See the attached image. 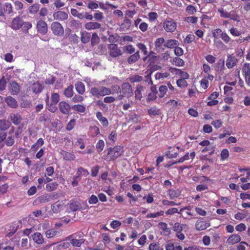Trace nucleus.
Returning <instances> with one entry per match:
<instances>
[{
  "instance_id": "1",
  "label": "nucleus",
  "mask_w": 250,
  "mask_h": 250,
  "mask_svg": "<svg viewBox=\"0 0 250 250\" xmlns=\"http://www.w3.org/2000/svg\"><path fill=\"white\" fill-rule=\"evenodd\" d=\"M123 152V147L120 146L109 147L107 154L104 156V159L108 161H114L120 156Z\"/></svg>"
},
{
  "instance_id": "2",
  "label": "nucleus",
  "mask_w": 250,
  "mask_h": 250,
  "mask_svg": "<svg viewBox=\"0 0 250 250\" xmlns=\"http://www.w3.org/2000/svg\"><path fill=\"white\" fill-rule=\"evenodd\" d=\"M89 92L93 96L97 98L104 97L111 94V89L104 86L91 87Z\"/></svg>"
},
{
  "instance_id": "3",
  "label": "nucleus",
  "mask_w": 250,
  "mask_h": 250,
  "mask_svg": "<svg viewBox=\"0 0 250 250\" xmlns=\"http://www.w3.org/2000/svg\"><path fill=\"white\" fill-rule=\"evenodd\" d=\"M163 26L166 32L172 33L176 29L177 23L174 20L168 18L163 22Z\"/></svg>"
},
{
  "instance_id": "4",
  "label": "nucleus",
  "mask_w": 250,
  "mask_h": 250,
  "mask_svg": "<svg viewBox=\"0 0 250 250\" xmlns=\"http://www.w3.org/2000/svg\"><path fill=\"white\" fill-rule=\"evenodd\" d=\"M122 91L123 95L119 96V99L121 100L124 97L130 98L133 95V90L131 85L128 83H124L122 84Z\"/></svg>"
},
{
  "instance_id": "5",
  "label": "nucleus",
  "mask_w": 250,
  "mask_h": 250,
  "mask_svg": "<svg viewBox=\"0 0 250 250\" xmlns=\"http://www.w3.org/2000/svg\"><path fill=\"white\" fill-rule=\"evenodd\" d=\"M108 53L113 58H117L121 56L123 52L116 44H109L108 45Z\"/></svg>"
},
{
  "instance_id": "6",
  "label": "nucleus",
  "mask_w": 250,
  "mask_h": 250,
  "mask_svg": "<svg viewBox=\"0 0 250 250\" xmlns=\"http://www.w3.org/2000/svg\"><path fill=\"white\" fill-rule=\"evenodd\" d=\"M77 236H78L79 238L82 237V235H78L77 234V233H74L68 236L67 237V239L70 240V243L72 245L73 247H80L82 244L84 242L85 240L83 238L80 239H76L73 238L74 237H76Z\"/></svg>"
},
{
  "instance_id": "7",
  "label": "nucleus",
  "mask_w": 250,
  "mask_h": 250,
  "mask_svg": "<svg viewBox=\"0 0 250 250\" xmlns=\"http://www.w3.org/2000/svg\"><path fill=\"white\" fill-rule=\"evenodd\" d=\"M32 27V25L30 22L23 21L20 18L17 17V29L21 28L24 33H27L28 32V30Z\"/></svg>"
},
{
  "instance_id": "8",
  "label": "nucleus",
  "mask_w": 250,
  "mask_h": 250,
  "mask_svg": "<svg viewBox=\"0 0 250 250\" xmlns=\"http://www.w3.org/2000/svg\"><path fill=\"white\" fill-rule=\"evenodd\" d=\"M51 29L55 35L58 36L63 34V28L62 24L57 21H54L51 24Z\"/></svg>"
},
{
  "instance_id": "9",
  "label": "nucleus",
  "mask_w": 250,
  "mask_h": 250,
  "mask_svg": "<svg viewBox=\"0 0 250 250\" xmlns=\"http://www.w3.org/2000/svg\"><path fill=\"white\" fill-rule=\"evenodd\" d=\"M38 32L42 35H46L48 31V26L46 22L43 20L38 21L36 25Z\"/></svg>"
},
{
  "instance_id": "10",
  "label": "nucleus",
  "mask_w": 250,
  "mask_h": 250,
  "mask_svg": "<svg viewBox=\"0 0 250 250\" xmlns=\"http://www.w3.org/2000/svg\"><path fill=\"white\" fill-rule=\"evenodd\" d=\"M241 240V237L239 234L234 233L229 235L226 240V244L228 246L234 245Z\"/></svg>"
},
{
  "instance_id": "11",
  "label": "nucleus",
  "mask_w": 250,
  "mask_h": 250,
  "mask_svg": "<svg viewBox=\"0 0 250 250\" xmlns=\"http://www.w3.org/2000/svg\"><path fill=\"white\" fill-rule=\"evenodd\" d=\"M155 50L158 53L164 51L165 48V39L163 37L157 38L154 42Z\"/></svg>"
},
{
  "instance_id": "12",
  "label": "nucleus",
  "mask_w": 250,
  "mask_h": 250,
  "mask_svg": "<svg viewBox=\"0 0 250 250\" xmlns=\"http://www.w3.org/2000/svg\"><path fill=\"white\" fill-rule=\"evenodd\" d=\"M84 28L87 30L100 29V31H104V29L102 27V24L96 21H90L84 24Z\"/></svg>"
},
{
  "instance_id": "13",
  "label": "nucleus",
  "mask_w": 250,
  "mask_h": 250,
  "mask_svg": "<svg viewBox=\"0 0 250 250\" xmlns=\"http://www.w3.org/2000/svg\"><path fill=\"white\" fill-rule=\"evenodd\" d=\"M210 226L209 221L198 220L195 223V228L197 230H203Z\"/></svg>"
},
{
  "instance_id": "14",
  "label": "nucleus",
  "mask_w": 250,
  "mask_h": 250,
  "mask_svg": "<svg viewBox=\"0 0 250 250\" xmlns=\"http://www.w3.org/2000/svg\"><path fill=\"white\" fill-rule=\"evenodd\" d=\"M238 62V60L235 56L232 54L229 55L226 60V66L229 69L232 68L236 65Z\"/></svg>"
},
{
  "instance_id": "15",
  "label": "nucleus",
  "mask_w": 250,
  "mask_h": 250,
  "mask_svg": "<svg viewBox=\"0 0 250 250\" xmlns=\"http://www.w3.org/2000/svg\"><path fill=\"white\" fill-rule=\"evenodd\" d=\"M59 108L60 112L64 115L69 113L70 109V105L65 101H61L59 104Z\"/></svg>"
},
{
  "instance_id": "16",
  "label": "nucleus",
  "mask_w": 250,
  "mask_h": 250,
  "mask_svg": "<svg viewBox=\"0 0 250 250\" xmlns=\"http://www.w3.org/2000/svg\"><path fill=\"white\" fill-rule=\"evenodd\" d=\"M34 242L38 245H42L44 243V239L42 234L39 232H35L32 236Z\"/></svg>"
},
{
  "instance_id": "17",
  "label": "nucleus",
  "mask_w": 250,
  "mask_h": 250,
  "mask_svg": "<svg viewBox=\"0 0 250 250\" xmlns=\"http://www.w3.org/2000/svg\"><path fill=\"white\" fill-rule=\"evenodd\" d=\"M12 7L10 3H6L4 4H2L0 3V16H2L4 13H10L12 11Z\"/></svg>"
},
{
  "instance_id": "18",
  "label": "nucleus",
  "mask_w": 250,
  "mask_h": 250,
  "mask_svg": "<svg viewBox=\"0 0 250 250\" xmlns=\"http://www.w3.org/2000/svg\"><path fill=\"white\" fill-rule=\"evenodd\" d=\"M43 88V86L38 81L31 84L29 90H31L34 93L38 94L42 91Z\"/></svg>"
},
{
  "instance_id": "19",
  "label": "nucleus",
  "mask_w": 250,
  "mask_h": 250,
  "mask_svg": "<svg viewBox=\"0 0 250 250\" xmlns=\"http://www.w3.org/2000/svg\"><path fill=\"white\" fill-rule=\"evenodd\" d=\"M55 196V195L46 194L44 195H42L39 197H38L36 201L40 204L44 203L47 202H49L51 200H52Z\"/></svg>"
},
{
  "instance_id": "20",
  "label": "nucleus",
  "mask_w": 250,
  "mask_h": 250,
  "mask_svg": "<svg viewBox=\"0 0 250 250\" xmlns=\"http://www.w3.org/2000/svg\"><path fill=\"white\" fill-rule=\"evenodd\" d=\"M53 16L55 20L59 21L65 20L68 18L67 14L65 12L61 11L55 12Z\"/></svg>"
},
{
  "instance_id": "21",
  "label": "nucleus",
  "mask_w": 250,
  "mask_h": 250,
  "mask_svg": "<svg viewBox=\"0 0 250 250\" xmlns=\"http://www.w3.org/2000/svg\"><path fill=\"white\" fill-rule=\"evenodd\" d=\"M75 88L77 92L80 95H83L85 92V87L84 83L78 81L75 83Z\"/></svg>"
},
{
  "instance_id": "22",
  "label": "nucleus",
  "mask_w": 250,
  "mask_h": 250,
  "mask_svg": "<svg viewBox=\"0 0 250 250\" xmlns=\"http://www.w3.org/2000/svg\"><path fill=\"white\" fill-rule=\"evenodd\" d=\"M169 71L171 73L175 72L176 74L180 75L185 80L188 79L189 78V75L187 72L183 71L180 69L171 67L169 68Z\"/></svg>"
},
{
  "instance_id": "23",
  "label": "nucleus",
  "mask_w": 250,
  "mask_h": 250,
  "mask_svg": "<svg viewBox=\"0 0 250 250\" xmlns=\"http://www.w3.org/2000/svg\"><path fill=\"white\" fill-rule=\"evenodd\" d=\"M91 33L86 31L81 32V40L83 43H87L89 42L91 38Z\"/></svg>"
},
{
  "instance_id": "24",
  "label": "nucleus",
  "mask_w": 250,
  "mask_h": 250,
  "mask_svg": "<svg viewBox=\"0 0 250 250\" xmlns=\"http://www.w3.org/2000/svg\"><path fill=\"white\" fill-rule=\"evenodd\" d=\"M179 44L178 41L174 39L167 40L165 42V47L167 48H174Z\"/></svg>"
},
{
  "instance_id": "25",
  "label": "nucleus",
  "mask_w": 250,
  "mask_h": 250,
  "mask_svg": "<svg viewBox=\"0 0 250 250\" xmlns=\"http://www.w3.org/2000/svg\"><path fill=\"white\" fill-rule=\"evenodd\" d=\"M90 41L91 42V45L93 47L97 45L100 42V38L96 32H94L91 36Z\"/></svg>"
},
{
  "instance_id": "26",
  "label": "nucleus",
  "mask_w": 250,
  "mask_h": 250,
  "mask_svg": "<svg viewBox=\"0 0 250 250\" xmlns=\"http://www.w3.org/2000/svg\"><path fill=\"white\" fill-rule=\"evenodd\" d=\"M144 90V87L141 85H137L136 87V90L134 92L135 97L136 99L140 100L142 98V92Z\"/></svg>"
},
{
  "instance_id": "27",
  "label": "nucleus",
  "mask_w": 250,
  "mask_h": 250,
  "mask_svg": "<svg viewBox=\"0 0 250 250\" xmlns=\"http://www.w3.org/2000/svg\"><path fill=\"white\" fill-rule=\"evenodd\" d=\"M140 58L139 51L135 52L133 54L130 55L127 59V62L129 64H132L135 62Z\"/></svg>"
},
{
  "instance_id": "28",
  "label": "nucleus",
  "mask_w": 250,
  "mask_h": 250,
  "mask_svg": "<svg viewBox=\"0 0 250 250\" xmlns=\"http://www.w3.org/2000/svg\"><path fill=\"white\" fill-rule=\"evenodd\" d=\"M61 154L63 157V159L66 161H72L75 159L74 154L72 153L62 150Z\"/></svg>"
},
{
  "instance_id": "29",
  "label": "nucleus",
  "mask_w": 250,
  "mask_h": 250,
  "mask_svg": "<svg viewBox=\"0 0 250 250\" xmlns=\"http://www.w3.org/2000/svg\"><path fill=\"white\" fill-rule=\"evenodd\" d=\"M73 86L72 84H70L66 88H65L63 92L64 95L67 98H70L73 97Z\"/></svg>"
},
{
  "instance_id": "30",
  "label": "nucleus",
  "mask_w": 250,
  "mask_h": 250,
  "mask_svg": "<svg viewBox=\"0 0 250 250\" xmlns=\"http://www.w3.org/2000/svg\"><path fill=\"white\" fill-rule=\"evenodd\" d=\"M72 108L76 112L78 113H84L86 110L85 106L83 104H74L72 105Z\"/></svg>"
},
{
  "instance_id": "31",
  "label": "nucleus",
  "mask_w": 250,
  "mask_h": 250,
  "mask_svg": "<svg viewBox=\"0 0 250 250\" xmlns=\"http://www.w3.org/2000/svg\"><path fill=\"white\" fill-rule=\"evenodd\" d=\"M89 133L91 137H94L100 134V131L97 126L94 125L89 127Z\"/></svg>"
},
{
  "instance_id": "32",
  "label": "nucleus",
  "mask_w": 250,
  "mask_h": 250,
  "mask_svg": "<svg viewBox=\"0 0 250 250\" xmlns=\"http://www.w3.org/2000/svg\"><path fill=\"white\" fill-rule=\"evenodd\" d=\"M89 175L88 171L83 167H79L78 168L77 175L78 177L81 178V176L86 177Z\"/></svg>"
},
{
  "instance_id": "33",
  "label": "nucleus",
  "mask_w": 250,
  "mask_h": 250,
  "mask_svg": "<svg viewBox=\"0 0 250 250\" xmlns=\"http://www.w3.org/2000/svg\"><path fill=\"white\" fill-rule=\"evenodd\" d=\"M58 232L54 229H48L44 232V235L47 238H51L56 236Z\"/></svg>"
},
{
  "instance_id": "34",
  "label": "nucleus",
  "mask_w": 250,
  "mask_h": 250,
  "mask_svg": "<svg viewBox=\"0 0 250 250\" xmlns=\"http://www.w3.org/2000/svg\"><path fill=\"white\" fill-rule=\"evenodd\" d=\"M58 185L56 182L49 183L46 185L45 188L47 191H54L58 188Z\"/></svg>"
},
{
  "instance_id": "35",
  "label": "nucleus",
  "mask_w": 250,
  "mask_h": 250,
  "mask_svg": "<svg viewBox=\"0 0 250 250\" xmlns=\"http://www.w3.org/2000/svg\"><path fill=\"white\" fill-rule=\"evenodd\" d=\"M171 62L173 64H174L177 66H183L185 65L184 61L178 57L174 58L173 60L171 61Z\"/></svg>"
},
{
  "instance_id": "36",
  "label": "nucleus",
  "mask_w": 250,
  "mask_h": 250,
  "mask_svg": "<svg viewBox=\"0 0 250 250\" xmlns=\"http://www.w3.org/2000/svg\"><path fill=\"white\" fill-rule=\"evenodd\" d=\"M40 9V5L38 3L34 4L30 6L28 8V11L31 14H37Z\"/></svg>"
},
{
  "instance_id": "37",
  "label": "nucleus",
  "mask_w": 250,
  "mask_h": 250,
  "mask_svg": "<svg viewBox=\"0 0 250 250\" xmlns=\"http://www.w3.org/2000/svg\"><path fill=\"white\" fill-rule=\"evenodd\" d=\"M43 144V140L42 138H40L37 140L36 143L32 146L31 149L33 151H36Z\"/></svg>"
},
{
  "instance_id": "38",
  "label": "nucleus",
  "mask_w": 250,
  "mask_h": 250,
  "mask_svg": "<svg viewBox=\"0 0 250 250\" xmlns=\"http://www.w3.org/2000/svg\"><path fill=\"white\" fill-rule=\"evenodd\" d=\"M62 207V202L58 201L51 206V209L54 213H57L60 210Z\"/></svg>"
},
{
  "instance_id": "39",
  "label": "nucleus",
  "mask_w": 250,
  "mask_h": 250,
  "mask_svg": "<svg viewBox=\"0 0 250 250\" xmlns=\"http://www.w3.org/2000/svg\"><path fill=\"white\" fill-rule=\"evenodd\" d=\"M242 73L245 76L250 75V64L245 63L242 67Z\"/></svg>"
},
{
  "instance_id": "40",
  "label": "nucleus",
  "mask_w": 250,
  "mask_h": 250,
  "mask_svg": "<svg viewBox=\"0 0 250 250\" xmlns=\"http://www.w3.org/2000/svg\"><path fill=\"white\" fill-rule=\"evenodd\" d=\"M159 91L160 92L159 97L160 98H162L165 96L167 91V87L166 85H162L159 87Z\"/></svg>"
},
{
  "instance_id": "41",
  "label": "nucleus",
  "mask_w": 250,
  "mask_h": 250,
  "mask_svg": "<svg viewBox=\"0 0 250 250\" xmlns=\"http://www.w3.org/2000/svg\"><path fill=\"white\" fill-rule=\"evenodd\" d=\"M217 11L222 18H229L230 17V13L228 12L222 7L218 8Z\"/></svg>"
},
{
  "instance_id": "42",
  "label": "nucleus",
  "mask_w": 250,
  "mask_h": 250,
  "mask_svg": "<svg viewBox=\"0 0 250 250\" xmlns=\"http://www.w3.org/2000/svg\"><path fill=\"white\" fill-rule=\"evenodd\" d=\"M6 103L11 107H16V100L11 96L7 97L5 99Z\"/></svg>"
},
{
  "instance_id": "43",
  "label": "nucleus",
  "mask_w": 250,
  "mask_h": 250,
  "mask_svg": "<svg viewBox=\"0 0 250 250\" xmlns=\"http://www.w3.org/2000/svg\"><path fill=\"white\" fill-rule=\"evenodd\" d=\"M10 126V123L5 120L0 121V129L5 130Z\"/></svg>"
},
{
  "instance_id": "44",
  "label": "nucleus",
  "mask_w": 250,
  "mask_h": 250,
  "mask_svg": "<svg viewBox=\"0 0 250 250\" xmlns=\"http://www.w3.org/2000/svg\"><path fill=\"white\" fill-rule=\"evenodd\" d=\"M143 77L138 75H135L130 77L129 80L130 83H134L136 82H140L143 81Z\"/></svg>"
},
{
  "instance_id": "45",
  "label": "nucleus",
  "mask_w": 250,
  "mask_h": 250,
  "mask_svg": "<svg viewBox=\"0 0 250 250\" xmlns=\"http://www.w3.org/2000/svg\"><path fill=\"white\" fill-rule=\"evenodd\" d=\"M83 95H75L73 96L72 102L74 103H82L84 100V97Z\"/></svg>"
},
{
  "instance_id": "46",
  "label": "nucleus",
  "mask_w": 250,
  "mask_h": 250,
  "mask_svg": "<svg viewBox=\"0 0 250 250\" xmlns=\"http://www.w3.org/2000/svg\"><path fill=\"white\" fill-rule=\"evenodd\" d=\"M60 100V95L57 93H53L51 96V102L53 104H57Z\"/></svg>"
},
{
  "instance_id": "47",
  "label": "nucleus",
  "mask_w": 250,
  "mask_h": 250,
  "mask_svg": "<svg viewBox=\"0 0 250 250\" xmlns=\"http://www.w3.org/2000/svg\"><path fill=\"white\" fill-rule=\"evenodd\" d=\"M160 244L158 242H152L150 244L148 247L149 250H163V249H160Z\"/></svg>"
},
{
  "instance_id": "48",
  "label": "nucleus",
  "mask_w": 250,
  "mask_h": 250,
  "mask_svg": "<svg viewBox=\"0 0 250 250\" xmlns=\"http://www.w3.org/2000/svg\"><path fill=\"white\" fill-rule=\"evenodd\" d=\"M104 147V143L103 140H100L96 145V147L99 153L102 152Z\"/></svg>"
},
{
  "instance_id": "49",
  "label": "nucleus",
  "mask_w": 250,
  "mask_h": 250,
  "mask_svg": "<svg viewBox=\"0 0 250 250\" xmlns=\"http://www.w3.org/2000/svg\"><path fill=\"white\" fill-rule=\"evenodd\" d=\"M138 48L143 52L144 55L146 56L147 55L148 51L147 50V48L145 44L143 43H138L137 44Z\"/></svg>"
},
{
  "instance_id": "50",
  "label": "nucleus",
  "mask_w": 250,
  "mask_h": 250,
  "mask_svg": "<svg viewBox=\"0 0 250 250\" xmlns=\"http://www.w3.org/2000/svg\"><path fill=\"white\" fill-rule=\"evenodd\" d=\"M184 21L188 23H196L198 21V18L195 16L187 17L185 18Z\"/></svg>"
},
{
  "instance_id": "51",
  "label": "nucleus",
  "mask_w": 250,
  "mask_h": 250,
  "mask_svg": "<svg viewBox=\"0 0 250 250\" xmlns=\"http://www.w3.org/2000/svg\"><path fill=\"white\" fill-rule=\"evenodd\" d=\"M76 125V121L74 119H71L70 120V121L68 123L67 125L66 126V129L67 130L70 131L72 130L75 125Z\"/></svg>"
},
{
  "instance_id": "52",
  "label": "nucleus",
  "mask_w": 250,
  "mask_h": 250,
  "mask_svg": "<svg viewBox=\"0 0 250 250\" xmlns=\"http://www.w3.org/2000/svg\"><path fill=\"white\" fill-rule=\"evenodd\" d=\"M186 11L188 14L193 15L196 12L197 9L194 6L189 5L186 7Z\"/></svg>"
},
{
  "instance_id": "53",
  "label": "nucleus",
  "mask_w": 250,
  "mask_h": 250,
  "mask_svg": "<svg viewBox=\"0 0 250 250\" xmlns=\"http://www.w3.org/2000/svg\"><path fill=\"white\" fill-rule=\"evenodd\" d=\"M148 113L150 115H158L160 113V110L154 106L148 109Z\"/></svg>"
},
{
  "instance_id": "54",
  "label": "nucleus",
  "mask_w": 250,
  "mask_h": 250,
  "mask_svg": "<svg viewBox=\"0 0 250 250\" xmlns=\"http://www.w3.org/2000/svg\"><path fill=\"white\" fill-rule=\"evenodd\" d=\"M125 50L129 54H132L135 52V48L131 44L126 45L125 47Z\"/></svg>"
},
{
  "instance_id": "55",
  "label": "nucleus",
  "mask_w": 250,
  "mask_h": 250,
  "mask_svg": "<svg viewBox=\"0 0 250 250\" xmlns=\"http://www.w3.org/2000/svg\"><path fill=\"white\" fill-rule=\"evenodd\" d=\"M93 18L97 21H101L104 19V16L102 12L98 11L94 13Z\"/></svg>"
},
{
  "instance_id": "56",
  "label": "nucleus",
  "mask_w": 250,
  "mask_h": 250,
  "mask_svg": "<svg viewBox=\"0 0 250 250\" xmlns=\"http://www.w3.org/2000/svg\"><path fill=\"white\" fill-rule=\"evenodd\" d=\"M236 231L239 232H242L246 230V226L244 223H241L238 225H236L235 227Z\"/></svg>"
},
{
  "instance_id": "57",
  "label": "nucleus",
  "mask_w": 250,
  "mask_h": 250,
  "mask_svg": "<svg viewBox=\"0 0 250 250\" xmlns=\"http://www.w3.org/2000/svg\"><path fill=\"white\" fill-rule=\"evenodd\" d=\"M221 160H225L227 159L229 156V152L227 149H223L220 154Z\"/></svg>"
},
{
  "instance_id": "58",
  "label": "nucleus",
  "mask_w": 250,
  "mask_h": 250,
  "mask_svg": "<svg viewBox=\"0 0 250 250\" xmlns=\"http://www.w3.org/2000/svg\"><path fill=\"white\" fill-rule=\"evenodd\" d=\"M177 85L180 87H186L188 85L187 82L184 79H180L176 82Z\"/></svg>"
},
{
  "instance_id": "59",
  "label": "nucleus",
  "mask_w": 250,
  "mask_h": 250,
  "mask_svg": "<svg viewBox=\"0 0 250 250\" xmlns=\"http://www.w3.org/2000/svg\"><path fill=\"white\" fill-rule=\"evenodd\" d=\"M174 51L175 55L177 57L181 56L184 54L183 49L181 47H178V46H176L174 48Z\"/></svg>"
},
{
  "instance_id": "60",
  "label": "nucleus",
  "mask_w": 250,
  "mask_h": 250,
  "mask_svg": "<svg viewBox=\"0 0 250 250\" xmlns=\"http://www.w3.org/2000/svg\"><path fill=\"white\" fill-rule=\"evenodd\" d=\"M46 108L49 111L53 113L55 112L57 109L56 104H53L51 102L46 105Z\"/></svg>"
},
{
  "instance_id": "61",
  "label": "nucleus",
  "mask_w": 250,
  "mask_h": 250,
  "mask_svg": "<svg viewBox=\"0 0 250 250\" xmlns=\"http://www.w3.org/2000/svg\"><path fill=\"white\" fill-rule=\"evenodd\" d=\"M215 128H219L222 126L223 122L221 120H216L213 121L211 124Z\"/></svg>"
},
{
  "instance_id": "62",
  "label": "nucleus",
  "mask_w": 250,
  "mask_h": 250,
  "mask_svg": "<svg viewBox=\"0 0 250 250\" xmlns=\"http://www.w3.org/2000/svg\"><path fill=\"white\" fill-rule=\"evenodd\" d=\"M230 34L235 37H238L241 35V32L237 28L232 27L229 30Z\"/></svg>"
},
{
  "instance_id": "63",
  "label": "nucleus",
  "mask_w": 250,
  "mask_h": 250,
  "mask_svg": "<svg viewBox=\"0 0 250 250\" xmlns=\"http://www.w3.org/2000/svg\"><path fill=\"white\" fill-rule=\"evenodd\" d=\"M220 37L226 43H228L231 41L230 37L225 32L222 33Z\"/></svg>"
},
{
  "instance_id": "64",
  "label": "nucleus",
  "mask_w": 250,
  "mask_h": 250,
  "mask_svg": "<svg viewBox=\"0 0 250 250\" xmlns=\"http://www.w3.org/2000/svg\"><path fill=\"white\" fill-rule=\"evenodd\" d=\"M131 21L128 19H125L124 20V22L121 24V28L122 29H128L130 26Z\"/></svg>"
}]
</instances>
